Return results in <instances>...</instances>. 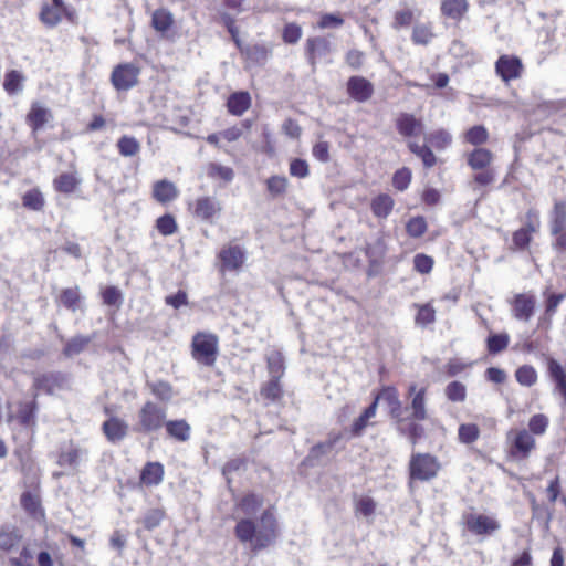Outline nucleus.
Masks as SVG:
<instances>
[{"label":"nucleus","mask_w":566,"mask_h":566,"mask_svg":"<svg viewBox=\"0 0 566 566\" xmlns=\"http://www.w3.org/2000/svg\"><path fill=\"white\" fill-rule=\"evenodd\" d=\"M469 11L467 0H442L440 12L444 19L460 23Z\"/></svg>","instance_id":"bb28decb"},{"label":"nucleus","mask_w":566,"mask_h":566,"mask_svg":"<svg viewBox=\"0 0 566 566\" xmlns=\"http://www.w3.org/2000/svg\"><path fill=\"white\" fill-rule=\"evenodd\" d=\"M179 190L172 181L167 179L157 180L153 184L151 197L153 199L165 206L177 199Z\"/></svg>","instance_id":"a878e982"},{"label":"nucleus","mask_w":566,"mask_h":566,"mask_svg":"<svg viewBox=\"0 0 566 566\" xmlns=\"http://www.w3.org/2000/svg\"><path fill=\"white\" fill-rule=\"evenodd\" d=\"M221 271H239L245 261L244 251L239 245H226L218 253Z\"/></svg>","instance_id":"412c9836"},{"label":"nucleus","mask_w":566,"mask_h":566,"mask_svg":"<svg viewBox=\"0 0 566 566\" xmlns=\"http://www.w3.org/2000/svg\"><path fill=\"white\" fill-rule=\"evenodd\" d=\"M167 419V409L155 401H145L137 412L133 430L137 433L149 434L161 430Z\"/></svg>","instance_id":"423d86ee"},{"label":"nucleus","mask_w":566,"mask_h":566,"mask_svg":"<svg viewBox=\"0 0 566 566\" xmlns=\"http://www.w3.org/2000/svg\"><path fill=\"white\" fill-rule=\"evenodd\" d=\"M564 298L565 294L563 293H554L546 297L544 316L539 318L538 325H542L543 323H546L547 327L551 325L552 318Z\"/></svg>","instance_id":"8fccbe9b"},{"label":"nucleus","mask_w":566,"mask_h":566,"mask_svg":"<svg viewBox=\"0 0 566 566\" xmlns=\"http://www.w3.org/2000/svg\"><path fill=\"white\" fill-rule=\"evenodd\" d=\"M395 200L388 193H379L370 200V210L375 218L387 219L392 212Z\"/></svg>","instance_id":"72a5a7b5"},{"label":"nucleus","mask_w":566,"mask_h":566,"mask_svg":"<svg viewBox=\"0 0 566 566\" xmlns=\"http://www.w3.org/2000/svg\"><path fill=\"white\" fill-rule=\"evenodd\" d=\"M188 211L195 219L213 223L222 211L221 203L210 196H200L188 202Z\"/></svg>","instance_id":"f8f14e48"},{"label":"nucleus","mask_w":566,"mask_h":566,"mask_svg":"<svg viewBox=\"0 0 566 566\" xmlns=\"http://www.w3.org/2000/svg\"><path fill=\"white\" fill-rule=\"evenodd\" d=\"M191 357L200 365L212 367L219 354V337L209 332H197L192 336Z\"/></svg>","instance_id":"6e6552de"},{"label":"nucleus","mask_w":566,"mask_h":566,"mask_svg":"<svg viewBox=\"0 0 566 566\" xmlns=\"http://www.w3.org/2000/svg\"><path fill=\"white\" fill-rule=\"evenodd\" d=\"M346 92L352 99L365 103L374 95V85L364 76L353 75L347 80Z\"/></svg>","instance_id":"aec40b11"},{"label":"nucleus","mask_w":566,"mask_h":566,"mask_svg":"<svg viewBox=\"0 0 566 566\" xmlns=\"http://www.w3.org/2000/svg\"><path fill=\"white\" fill-rule=\"evenodd\" d=\"M495 73L504 82L518 80L524 73L522 60L514 54H502L495 62Z\"/></svg>","instance_id":"ddd939ff"},{"label":"nucleus","mask_w":566,"mask_h":566,"mask_svg":"<svg viewBox=\"0 0 566 566\" xmlns=\"http://www.w3.org/2000/svg\"><path fill=\"white\" fill-rule=\"evenodd\" d=\"M417 314L415 316V323L419 326L426 327L436 322V310L431 303L415 304Z\"/></svg>","instance_id":"09e8293b"},{"label":"nucleus","mask_w":566,"mask_h":566,"mask_svg":"<svg viewBox=\"0 0 566 566\" xmlns=\"http://www.w3.org/2000/svg\"><path fill=\"white\" fill-rule=\"evenodd\" d=\"M175 23L172 13L166 8L156 9L151 14V27L155 31L165 34Z\"/></svg>","instance_id":"58836bf2"},{"label":"nucleus","mask_w":566,"mask_h":566,"mask_svg":"<svg viewBox=\"0 0 566 566\" xmlns=\"http://www.w3.org/2000/svg\"><path fill=\"white\" fill-rule=\"evenodd\" d=\"M516 381L524 387H532L537 382L538 375L532 365H522L515 370Z\"/></svg>","instance_id":"5fc2aeb1"},{"label":"nucleus","mask_w":566,"mask_h":566,"mask_svg":"<svg viewBox=\"0 0 566 566\" xmlns=\"http://www.w3.org/2000/svg\"><path fill=\"white\" fill-rule=\"evenodd\" d=\"M81 301L78 286L63 289L57 297V303L71 312H76L80 308Z\"/></svg>","instance_id":"ea45409f"},{"label":"nucleus","mask_w":566,"mask_h":566,"mask_svg":"<svg viewBox=\"0 0 566 566\" xmlns=\"http://www.w3.org/2000/svg\"><path fill=\"white\" fill-rule=\"evenodd\" d=\"M395 127L401 137L408 139L407 147L409 151L421 160L424 169H430L438 164L439 159L429 145H420L415 140H410V138L423 133L424 124L421 118L416 117L411 113L401 112L395 119Z\"/></svg>","instance_id":"20e7f679"},{"label":"nucleus","mask_w":566,"mask_h":566,"mask_svg":"<svg viewBox=\"0 0 566 566\" xmlns=\"http://www.w3.org/2000/svg\"><path fill=\"white\" fill-rule=\"evenodd\" d=\"M444 395L450 402H464L467 399V387L459 380H452L446 386Z\"/></svg>","instance_id":"864d4df0"},{"label":"nucleus","mask_w":566,"mask_h":566,"mask_svg":"<svg viewBox=\"0 0 566 566\" xmlns=\"http://www.w3.org/2000/svg\"><path fill=\"white\" fill-rule=\"evenodd\" d=\"M150 392L161 401H169L172 397V387L169 382L159 380L149 384Z\"/></svg>","instance_id":"69168bd1"},{"label":"nucleus","mask_w":566,"mask_h":566,"mask_svg":"<svg viewBox=\"0 0 566 566\" xmlns=\"http://www.w3.org/2000/svg\"><path fill=\"white\" fill-rule=\"evenodd\" d=\"M507 457L513 461H525L536 449V440L525 429H517L507 434Z\"/></svg>","instance_id":"1a4fd4ad"},{"label":"nucleus","mask_w":566,"mask_h":566,"mask_svg":"<svg viewBox=\"0 0 566 566\" xmlns=\"http://www.w3.org/2000/svg\"><path fill=\"white\" fill-rule=\"evenodd\" d=\"M441 470L439 459L429 452H413L408 463L409 484L429 482L436 479Z\"/></svg>","instance_id":"39448f33"},{"label":"nucleus","mask_w":566,"mask_h":566,"mask_svg":"<svg viewBox=\"0 0 566 566\" xmlns=\"http://www.w3.org/2000/svg\"><path fill=\"white\" fill-rule=\"evenodd\" d=\"M564 227H566V199L554 202L549 220V230Z\"/></svg>","instance_id":"3c124183"},{"label":"nucleus","mask_w":566,"mask_h":566,"mask_svg":"<svg viewBox=\"0 0 566 566\" xmlns=\"http://www.w3.org/2000/svg\"><path fill=\"white\" fill-rule=\"evenodd\" d=\"M355 513L360 514L363 516H370L376 511V502L373 497L364 495L358 497L355 503Z\"/></svg>","instance_id":"338daca9"},{"label":"nucleus","mask_w":566,"mask_h":566,"mask_svg":"<svg viewBox=\"0 0 566 566\" xmlns=\"http://www.w3.org/2000/svg\"><path fill=\"white\" fill-rule=\"evenodd\" d=\"M420 421L413 416L403 417L402 415L394 420L397 431L406 437L412 446H416L426 436V429Z\"/></svg>","instance_id":"a211bd4d"},{"label":"nucleus","mask_w":566,"mask_h":566,"mask_svg":"<svg viewBox=\"0 0 566 566\" xmlns=\"http://www.w3.org/2000/svg\"><path fill=\"white\" fill-rule=\"evenodd\" d=\"M81 181L76 171H65L54 177L52 185L56 192L71 195L78 189Z\"/></svg>","instance_id":"7c9ffc66"},{"label":"nucleus","mask_w":566,"mask_h":566,"mask_svg":"<svg viewBox=\"0 0 566 566\" xmlns=\"http://www.w3.org/2000/svg\"><path fill=\"white\" fill-rule=\"evenodd\" d=\"M510 344V335L506 332L490 334L486 338V349L490 355L504 352Z\"/></svg>","instance_id":"49530a36"},{"label":"nucleus","mask_w":566,"mask_h":566,"mask_svg":"<svg viewBox=\"0 0 566 566\" xmlns=\"http://www.w3.org/2000/svg\"><path fill=\"white\" fill-rule=\"evenodd\" d=\"M155 228L161 235L168 237L178 231V223L171 213H165L156 219Z\"/></svg>","instance_id":"6e6d98bb"},{"label":"nucleus","mask_w":566,"mask_h":566,"mask_svg":"<svg viewBox=\"0 0 566 566\" xmlns=\"http://www.w3.org/2000/svg\"><path fill=\"white\" fill-rule=\"evenodd\" d=\"M81 453V449H78L73 441H70L69 446L60 450L56 463L60 467H75L78 463Z\"/></svg>","instance_id":"37998d69"},{"label":"nucleus","mask_w":566,"mask_h":566,"mask_svg":"<svg viewBox=\"0 0 566 566\" xmlns=\"http://www.w3.org/2000/svg\"><path fill=\"white\" fill-rule=\"evenodd\" d=\"M22 534L15 526L0 527V551L10 553L22 542Z\"/></svg>","instance_id":"c9c22d12"},{"label":"nucleus","mask_w":566,"mask_h":566,"mask_svg":"<svg viewBox=\"0 0 566 566\" xmlns=\"http://www.w3.org/2000/svg\"><path fill=\"white\" fill-rule=\"evenodd\" d=\"M39 20L46 28H55L63 21L77 24L78 14L74 7L63 0L44 1L39 12Z\"/></svg>","instance_id":"0eeeda50"},{"label":"nucleus","mask_w":566,"mask_h":566,"mask_svg":"<svg viewBox=\"0 0 566 566\" xmlns=\"http://www.w3.org/2000/svg\"><path fill=\"white\" fill-rule=\"evenodd\" d=\"M411 178L412 172L410 168L402 167L395 171L392 176V186L398 191H405L409 187Z\"/></svg>","instance_id":"0e129e2a"},{"label":"nucleus","mask_w":566,"mask_h":566,"mask_svg":"<svg viewBox=\"0 0 566 566\" xmlns=\"http://www.w3.org/2000/svg\"><path fill=\"white\" fill-rule=\"evenodd\" d=\"M20 504L24 512L33 518H43L45 512L41 505V499L38 493L25 491L20 496Z\"/></svg>","instance_id":"f704fd0d"},{"label":"nucleus","mask_w":566,"mask_h":566,"mask_svg":"<svg viewBox=\"0 0 566 566\" xmlns=\"http://www.w3.org/2000/svg\"><path fill=\"white\" fill-rule=\"evenodd\" d=\"M377 409L378 398H374L373 402L353 421L349 429L353 437H360L368 426L375 424L371 420L376 417Z\"/></svg>","instance_id":"cd10ccee"},{"label":"nucleus","mask_w":566,"mask_h":566,"mask_svg":"<svg viewBox=\"0 0 566 566\" xmlns=\"http://www.w3.org/2000/svg\"><path fill=\"white\" fill-rule=\"evenodd\" d=\"M165 475V468L158 461L146 462L139 474V482L145 486L159 485Z\"/></svg>","instance_id":"c85d7f7f"},{"label":"nucleus","mask_w":566,"mask_h":566,"mask_svg":"<svg viewBox=\"0 0 566 566\" xmlns=\"http://www.w3.org/2000/svg\"><path fill=\"white\" fill-rule=\"evenodd\" d=\"M284 395L283 387L280 381V375L273 376L270 380L264 382L260 388V396L266 402H279Z\"/></svg>","instance_id":"4c0bfd02"},{"label":"nucleus","mask_w":566,"mask_h":566,"mask_svg":"<svg viewBox=\"0 0 566 566\" xmlns=\"http://www.w3.org/2000/svg\"><path fill=\"white\" fill-rule=\"evenodd\" d=\"M118 153L124 157L136 156L140 151V144L133 136L124 135L117 140Z\"/></svg>","instance_id":"13d9d810"},{"label":"nucleus","mask_w":566,"mask_h":566,"mask_svg":"<svg viewBox=\"0 0 566 566\" xmlns=\"http://www.w3.org/2000/svg\"><path fill=\"white\" fill-rule=\"evenodd\" d=\"M24 76L17 70L8 71L4 74L3 90L9 95H14L22 91Z\"/></svg>","instance_id":"de8ad7c7"},{"label":"nucleus","mask_w":566,"mask_h":566,"mask_svg":"<svg viewBox=\"0 0 566 566\" xmlns=\"http://www.w3.org/2000/svg\"><path fill=\"white\" fill-rule=\"evenodd\" d=\"M480 428L475 423H461L458 428V440L463 444H472L480 438Z\"/></svg>","instance_id":"4d7b16f0"},{"label":"nucleus","mask_w":566,"mask_h":566,"mask_svg":"<svg viewBox=\"0 0 566 566\" xmlns=\"http://www.w3.org/2000/svg\"><path fill=\"white\" fill-rule=\"evenodd\" d=\"M463 523L468 532L479 536L492 535L500 528V523L494 517L484 514H465Z\"/></svg>","instance_id":"2eb2a0df"},{"label":"nucleus","mask_w":566,"mask_h":566,"mask_svg":"<svg viewBox=\"0 0 566 566\" xmlns=\"http://www.w3.org/2000/svg\"><path fill=\"white\" fill-rule=\"evenodd\" d=\"M427 391L426 387L417 388L415 384H411L408 388V396L411 398L410 416H413L416 419L426 420L428 418Z\"/></svg>","instance_id":"5701e85b"},{"label":"nucleus","mask_w":566,"mask_h":566,"mask_svg":"<svg viewBox=\"0 0 566 566\" xmlns=\"http://www.w3.org/2000/svg\"><path fill=\"white\" fill-rule=\"evenodd\" d=\"M430 145L437 150H444L452 144V135L444 128L431 132L428 137Z\"/></svg>","instance_id":"603ef678"},{"label":"nucleus","mask_w":566,"mask_h":566,"mask_svg":"<svg viewBox=\"0 0 566 566\" xmlns=\"http://www.w3.org/2000/svg\"><path fill=\"white\" fill-rule=\"evenodd\" d=\"M252 105V98L248 91L231 93L227 99L226 107L229 114L242 116Z\"/></svg>","instance_id":"c756f323"},{"label":"nucleus","mask_w":566,"mask_h":566,"mask_svg":"<svg viewBox=\"0 0 566 566\" xmlns=\"http://www.w3.org/2000/svg\"><path fill=\"white\" fill-rule=\"evenodd\" d=\"M428 230V223L422 216L410 218L406 223V232L410 238L418 239Z\"/></svg>","instance_id":"680f3d73"},{"label":"nucleus","mask_w":566,"mask_h":566,"mask_svg":"<svg viewBox=\"0 0 566 566\" xmlns=\"http://www.w3.org/2000/svg\"><path fill=\"white\" fill-rule=\"evenodd\" d=\"M245 66H264L271 55V48L265 44H250L241 49L240 52Z\"/></svg>","instance_id":"4be33fe9"},{"label":"nucleus","mask_w":566,"mask_h":566,"mask_svg":"<svg viewBox=\"0 0 566 566\" xmlns=\"http://www.w3.org/2000/svg\"><path fill=\"white\" fill-rule=\"evenodd\" d=\"M166 515L165 509L154 507L146 511L139 522L146 531H153L161 524Z\"/></svg>","instance_id":"c03bdc74"},{"label":"nucleus","mask_w":566,"mask_h":566,"mask_svg":"<svg viewBox=\"0 0 566 566\" xmlns=\"http://www.w3.org/2000/svg\"><path fill=\"white\" fill-rule=\"evenodd\" d=\"M541 229L539 213L535 209H528L525 213L524 224L512 233L513 250L524 251L528 249L534 234Z\"/></svg>","instance_id":"9b49d317"},{"label":"nucleus","mask_w":566,"mask_h":566,"mask_svg":"<svg viewBox=\"0 0 566 566\" xmlns=\"http://www.w3.org/2000/svg\"><path fill=\"white\" fill-rule=\"evenodd\" d=\"M374 398H378V401L384 399L387 402L389 407V416L392 420L403 413L402 403L396 387H384Z\"/></svg>","instance_id":"473e14b6"},{"label":"nucleus","mask_w":566,"mask_h":566,"mask_svg":"<svg viewBox=\"0 0 566 566\" xmlns=\"http://www.w3.org/2000/svg\"><path fill=\"white\" fill-rule=\"evenodd\" d=\"M549 426V419L544 413L533 415L527 424V431L535 438V436H543L546 433Z\"/></svg>","instance_id":"bf43d9fd"},{"label":"nucleus","mask_w":566,"mask_h":566,"mask_svg":"<svg viewBox=\"0 0 566 566\" xmlns=\"http://www.w3.org/2000/svg\"><path fill=\"white\" fill-rule=\"evenodd\" d=\"M264 503V499L262 495L250 492L244 494L238 502L237 506L240 511L247 515H251L256 513Z\"/></svg>","instance_id":"79ce46f5"},{"label":"nucleus","mask_w":566,"mask_h":566,"mask_svg":"<svg viewBox=\"0 0 566 566\" xmlns=\"http://www.w3.org/2000/svg\"><path fill=\"white\" fill-rule=\"evenodd\" d=\"M265 185L269 193L275 198L286 193L289 180L284 176L274 175L266 179Z\"/></svg>","instance_id":"052dcab7"},{"label":"nucleus","mask_w":566,"mask_h":566,"mask_svg":"<svg viewBox=\"0 0 566 566\" xmlns=\"http://www.w3.org/2000/svg\"><path fill=\"white\" fill-rule=\"evenodd\" d=\"M104 413L109 416L107 420H105L102 424V432L105 436L106 440L111 443H117L124 440L128 434V423L117 417L112 415L111 407H104Z\"/></svg>","instance_id":"dca6fc26"},{"label":"nucleus","mask_w":566,"mask_h":566,"mask_svg":"<svg viewBox=\"0 0 566 566\" xmlns=\"http://www.w3.org/2000/svg\"><path fill=\"white\" fill-rule=\"evenodd\" d=\"M164 428L167 437L177 442H186L190 439L191 427L185 419H166Z\"/></svg>","instance_id":"2f4dec72"},{"label":"nucleus","mask_w":566,"mask_h":566,"mask_svg":"<svg viewBox=\"0 0 566 566\" xmlns=\"http://www.w3.org/2000/svg\"><path fill=\"white\" fill-rule=\"evenodd\" d=\"M437 36L432 22L416 23L411 31V41L415 45L427 46Z\"/></svg>","instance_id":"e433bc0d"},{"label":"nucleus","mask_w":566,"mask_h":566,"mask_svg":"<svg viewBox=\"0 0 566 566\" xmlns=\"http://www.w3.org/2000/svg\"><path fill=\"white\" fill-rule=\"evenodd\" d=\"M490 134L485 126L474 125L463 133V142L473 146V149L465 154V163L473 171L472 185L474 188H488L496 179L494 169V154L482 145L489 142Z\"/></svg>","instance_id":"f03ea898"},{"label":"nucleus","mask_w":566,"mask_h":566,"mask_svg":"<svg viewBox=\"0 0 566 566\" xmlns=\"http://www.w3.org/2000/svg\"><path fill=\"white\" fill-rule=\"evenodd\" d=\"M21 199L22 206L28 210L42 211L45 206L44 196L38 187L27 190Z\"/></svg>","instance_id":"a19ab883"},{"label":"nucleus","mask_w":566,"mask_h":566,"mask_svg":"<svg viewBox=\"0 0 566 566\" xmlns=\"http://www.w3.org/2000/svg\"><path fill=\"white\" fill-rule=\"evenodd\" d=\"M63 382L64 377L61 373H45L34 377L32 388L36 395L40 391L46 395H53L57 388L63 386Z\"/></svg>","instance_id":"393cba45"},{"label":"nucleus","mask_w":566,"mask_h":566,"mask_svg":"<svg viewBox=\"0 0 566 566\" xmlns=\"http://www.w3.org/2000/svg\"><path fill=\"white\" fill-rule=\"evenodd\" d=\"M304 51L308 64L315 69L317 62L332 52V44L325 36H310L306 39Z\"/></svg>","instance_id":"6ab92c4d"},{"label":"nucleus","mask_w":566,"mask_h":566,"mask_svg":"<svg viewBox=\"0 0 566 566\" xmlns=\"http://www.w3.org/2000/svg\"><path fill=\"white\" fill-rule=\"evenodd\" d=\"M551 235L553 237L552 248L553 250L560 255H566V227L549 230Z\"/></svg>","instance_id":"774afa93"},{"label":"nucleus","mask_w":566,"mask_h":566,"mask_svg":"<svg viewBox=\"0 0 566 566\" xmlns=\"http://www.w3.org/2000/svg\"><path fill=\"white\" fill-rule=\"evenodd\" d=\"M207 176L213 180L230 182L234 178V171L231 167L222 166L218 163H209L206 166Z\"/></svg>","instance_id":"a18cd8bd"},{"label":"nucleus","mask_w":566,"mask_h":566,"mask_svg":"<svg viewBox=\"0 0 566 566\" xmlns=\"http://www.w3.org/2000/svg\"><path fill=\"white\" fill-rule=\"evenodd\" d=\"M509 304L515 319L528 322L535 313L536 296L533 292L516 293Z\"/></svg>","instance_id":"4468645a"},{"label":"nucleus","mask_w":566,"mask_h":566,"mask_svg":"<svg viewBox=\"0 0 566 566\" xmlns=\"http://www.w3.org/2000/svg\"><path fill=\"white\" fill-rule=\"evenodd\" d=\"M235 538L242 544H249L253 552L263 551L273 545L279 535V521L274 507H268L260 516V527L254 520L240 518L234 526Z\"/></svg>","instance_id":"7ed1b4c3"},{"label":"nucleus","mask_w":566,"mask_h":566,"mask_svg":"<svg viewBox=\"0 0 566 566\" xmlns=\"http://www.w3.org/2000/svg\"><path fill=\"white\" fill-rule=\"evenodd\" d=\"M53 120V113L50 108L39 102H33L25 115V123L33 136L43 130Z\"/></svg>","instance_id":"f3484780"},{"label":"nucleus","mask_w":566,"mask_h":566,"mask_svg":"<svg viewBox=\"0 0 566 566\" xmlns=\"http://www.w3.org/2000/svg\"><path fill=\"white\" fill-rule=\"evenodd\" d=\"M142 69L133 62L115 65L111 72L109 81L117 92H128L139 84Z\"/></svg>","instance_id":"9d476101"},{"label":"nucleus","mask_w":566,"mask_h":566,"mask_svg":"<svg viewBox=\"0 0 566 566\" xmlns=\"http://www.w3.org/2000/svg\"><path fill=\"white\" fill-rule=\"evenodd\" d=\"M547 373L554 382V392L562 398V405L566 407V370L556 359L549 358Z\"/></svg>","instance_id":"b1692460"},{"label":"nucleus","mask_w":566,"mask_h":566,"mask_svg":"<svg viewBox=\"0 0 566 566\" xmlns=\"http://www.w3.org/2000/svg\"><path fill=\"white\" fill-rule=\"evenodd\" d=\"M91 338L87 336L72 337L64 346L63 354L66 357H72L82 353L90 344Z\"/></svg>","instance_id":"e2e57ef3"},{"label":"nucleus","mask_w":566,"mask_h":566,"mask_svg":"<svg viewBox=\"0 0 566 566\" xmlns=\"http://www.w3.org/2000/svg\"><path fill=\"white\" fill-rule=\"evenodd\" d=\"M40 405L38 395L23 398L15 402L14 409L8 412L7 421L18 427L12 429L11 440L14 444L13 454L19 461V470L25 474L33 468L32 449L38 429Z\"/></svg>","instance_id":"f257e3e1"}]
</instances>
